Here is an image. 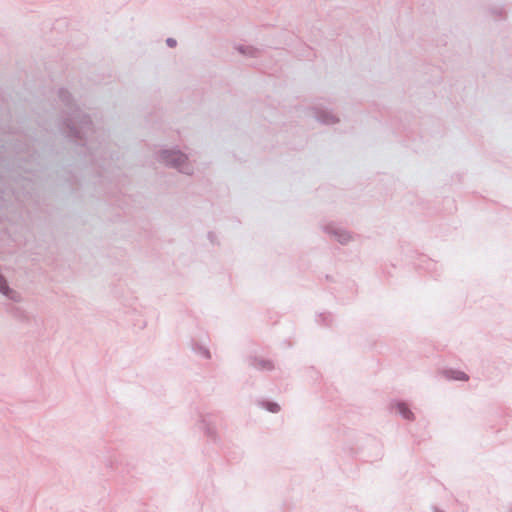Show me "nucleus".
Wrapping results in <instances>:
<instances>
[{
	"label": "nucleus",
	"instance_id": "39448f33",
	"mask_svg": "<svg viewBox=\"0 0 512 512\" xmlns=\"http://www.w3.org/2000/svg\"><path fill=\"white\" fill-rule=\"evenodd\" d=\"M167 43H168V45H169V46L173 47V46H175L176 41H175V40H173V39H168V40H167Z\"/></svg>",
	"mask_w": 512,
	"mask_h": 512
},
{
	"label": "nucleus",
	"instance_id": "f257e3e1",
	"mask_svg": "<svg viewBox=\"0 0 512 512\" xmlns=\"http://www.w3.org/2000/svg\"><path fill=\"white\" fill-rule=\"evenodd\" d=\"M164 159L167 163L181 167L186 161V156L179 151H169L164 153Z\"/></svg>",
	"mask_w": 512,
	"mask_h": 512
},
{
	"label": "nucleus",
	"instance_id": "423d86ee",
	"mask_svg": "<svg viewBox=\"0 0 512 512\" xmlns=\"http://www.w3.org/2000/svg\"><path fill=\"white\" fill-rule=\"evenodd\" d=\"M461 376L457 377L458 379L467 380V376L464 373H460Z\"/></svg>",
	"mask_w": 512,
	"mask_h": 512
},
{
	"label": "nucleus",
	"instance_id": "f03ea898",
	"mask_svg": "<svg viewBox=\"0 0 512 512\" xmlns=\"http://www.w3.org/2000/svg\"><path fill=\"white\" fill-rule=\"evenodd\" d=\"M397 410L406 419H410L412 417V412L403 403L397 405Z\"/></svg>",
	"mask_w": 512,
	"mask_h": 512
},
{
	"label": "nucleus",
	"instance_id": "0eeeda50",
	"mask_svg": "<svg viewBox=\"0 0 512 512\" xmlns=\"http://www.w3.org/2000/svg\"><path fill=\"white\" fill-rule=\"evenodd\" d=\"M274 407L277 408V404H274ZM273 412L277 411L276 409H271Z\"/></svg>",
	"mask_w": 512,
	"mask_h": 512
},
{
	"label": "nucleus",
	"instance_id": "7ed1b4c3",
	"mask_svg": "<svg viewBox=\"0 0 512 512\" xmlns=\"http://www.w3.org/2000/svg\"><path fill=\"white\" fill-rule=\"evenodd\" d=\"M0 291L3 294L8 295V287L6 285V282L2 279H0Z\"/></svg>",
	"mask_w": 512,
	"mask_h": 512
},
{
	"label": "nucleus",
	"instance_id": "20e7f679",
	"mask_svg": "<svg viewBox=\"0 0 512 512\" xmlns=\"http://www.w3.org/2000/svg\"><path fill=\"white\" fill-rule=\"evenodd\" d=\"M349 239H350V236H349V235H347V234H345V235H343V238H342V239H339V241L343 243V242L348 241Z\"/></svg>",
	"mask_w": 512,
	"mask_h": 512
}]
</instances>
